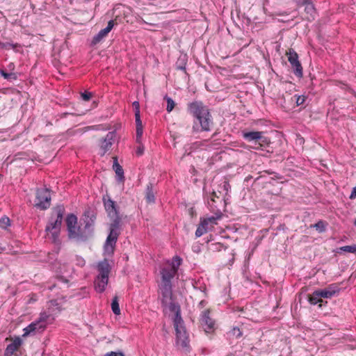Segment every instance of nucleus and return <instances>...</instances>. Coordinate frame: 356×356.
<instances>
[{
	"label": "nucleus",
	"mask_w": 356,
	"mask_h": 356,
	"mask_svg": "<svg viewBox=\"0 0 356 356\" xmlns=\"http://www.w3.org/2000/svg\"><path fill=\"white\" fill-rule=\"evenodd\" d=\"M208 231V224L204 218H200V223L195 231V236L200 237Z\"/></svg>",
	"instance_id": "25"
},
{
	"label": "nucleus",
	"mask_w": 356,
	"mask_h": 356,
	"mask_svg": "<svg viewBox=\"0 0 356 356\" xmlns=\"http://www.w3.org/2000/svg\"><path fill=\"white\" fill-rule=\"evenodd\" d=\"M21 45L18 43H11V42H0V49H13L15 51H17V48L20 47Z\"/></svg>",
	"instance_id": "32"
},
{
	"label": "nucleus",
	"mask_w": 356,
	"mask_h": 356,
	"mask_svg": "<svg viewBox=\"0 0 356 356\" xmlns=\"http://www.w3.org/2000/svg\"><path fill=\"white\" fill-rule=\"evenodd\" d=\"M187 111L193 118V132L210 131L213 125L209 108L202 101H193L187 104Z\"/></svg>",
	"instance_id": "1"
},
{
	"label": "nucleus",
	"mask_w": 356,
	"mask_h": 356,
	"mask_svg": "<svg viewBox=\"0 0 356 356\" xmlns=\"http://www.w3.org/2000/svg\"><path fill=\"white\" fill-rule=\"evenodd\" d=\"M113 159V169L115 171L117 177V181L119 183H123L124 181V170L122 167L119 164L118 157L115 156Z\"/></svg>",
	"instance_id": "16"
},
{
	"label": "nucleus",
	"mask_w": 356,
	"mask_h": 356,
	"mask_svg": "<svg viewBox=\"0 0 356 356\" xmlns=\"http://www.w3.org/2000/svg\"><path fill=\"white\" fill-rule=\"evenodd\" d=\"M145 199L148 203H154L155 202V196L154 193L153 191V187L152 184H149L147 186L145 190Z\"/></svg>",
	"instance_id": "26"
},
{
	"label": "nucleus",
	"mask_w": 356,
	"mask_h": 356,
	"mask_svg": "<svg viewBox=\"0 0 356 356\" xmlns=\"http://www.w3.org/2000/svg\"><path fill=\"white\" fill-rule=\"evenodd\" d=\"M214 197H218H218L217 196V195H216V192H215V191H213V192H212V193H211V200L212 202H215Z\"/></svg>",
	"instance_id": "55"
},
{
	"label": "nucleus",
	"mask_w": 356,
	"mask_h": 356,
	"mask_svg": "<svg viewBox=\"0 0 356 356\" xmlns=\"http://www.w3.org/2000/svg\"><path fill=\"white\" fill-rule=\"evenodd\" d=\"M176 273L177 272L171 268H163L161 270L162 284L172 285L171 280L173 279Z\"/></svg>",
	"instance_id": "14"
},
{
	"label": "nucleus",
	"mask_w": 356,
	"mask_h": 356,
	"mask_svg": "<svg viewBox=\"0 0 356 356\" xmlns=\"http://www.w3.org/2000/svg\"><path fill=\"white\" fill-rule=\"evenodd\" d=\"M204 220H206V222L209 225V222L216 223V218L214 217H210L207 218H204Z\"/></svg>",
	"instance_id": "52"
},
{
	"label": "nucleus",
	"mask_w": 356,
	"mask_h": 356,
	"mask_svg": "<svg viewBox=\"0 0 356 356\" xmlns=\"http://www.w3.org/2000/svg\"><path fill=\"white\" fill-rule=\"evenodd\" d=\"M46 327L47 323L41 318H39L38 320L32 322L27 327L24 328L22 337L35 336L38 334H41L45 330Z\"/></svg>",
	"instance_id": "5"
},
{
	"label": "nucleus",
	"mask_w": 356,
	"mask_h": 356,
	"mask_svg": "<svg viewBox=\"0 0 356 356\" xmlns=\"http://www.w3.org/2000/svg\"><path fill=\"white\" fill-rule=\"evenodd\" d=\"M257 144L259 145L261 149L264 150L265 148L270 147V139L264 136V132L260 136V139L258 140Z\"/></svg>",
	"instance_id": "29"
},
{
	"label": "nucleus",
	"mask_w": 356,
	"mask_h": 356,
	"mask_svg": "<svg viewBox=\"0 0 356 356\" xmlns=\"http://www.w3.org/2000/svg\"><path fill=\"white\" fill-rule=\"evenodd\" d=\"M30 6H31V8L33 9V10L34 13H36L37 10H36V9H35V4H34V3H30Z\"/></svg>",
	"instance_id": "58"
},
{
	"label": "nucleus",
	"mask_w": 356,
	"mask_h": 356,
	"mask_svg": "<svg viewBox=\"0 0 356 356\" xmlns=\"http://www.w3.org/2000/svg\"><path fill=\"white\" fill-rule=\"evenodd\" d=\"M286 55L288 57V61L291 66L293 73L298 78L302 77V67L299 61L298 54L293 49L290 48L286 51Z\"/></svg>",
	"instance_id": "6"
},
{
	"label": "nucleus",
	"mask_w": 356,
	"mask_h": 356,
	"mask_svg": "<svg viewBox=\"0 0 356 356\" xmlns=\"http://www.w3.org/2000/svg\"><path fill=\"white\" fill-rule=\"evenodd\" d=\"M103 202L104 209L108 213V216L111 218H116L117 217H120L118 207L116 204L115 202L113 201L111 197L108 195L103 196Z\"/></svg>",
	"instance_id": "8"
},
{
	"label": "nucleus",
	"mask_w": 356,
	"mask_h": 356,
	"mask_svg": "<svg viewBox=\"0 0 356 356\" xmlns=\"http://www.w3.org/2000/svg\"><path fill=\"white\" fill-rule=\"evenodd\" d=\"M70 114V113H63L62 115H61V117L63 118V117H66L67 115Z\"/></svg>",
	"instance_id": "60"
},
{
	"label": "nucleus",
	"mask_w": 356,
	"mask_h": 356,
	"mask_svg": "<svg viewBox=\"0 0 356 356\" xmlns=\"http://www.w3.org/2000/svg\"><path fill=\"white\" fill-rule=\"evenodd\" d=\"M48 317H49V316H48L47 314H41V316H40V318H41L42 319H43V320H44V322H46V319H47Z\"/></svg>",
	"instance_id": "56"
},
{
	"label": "nucleus",
	"mask_w": 356,
	"mask_h": 356,
	"mask_svg": "<svg viewBox=\"0 0 356 356\" xmlns=\"http://www.w3.org/2000/svg\"><path fill=\"white\" fill-rule=\"evenodd\" d=\"M188 62V56L186 54H181L176 63H175V69L177 70H181L184 72L186 74L188 75V73L186 72V65Z\"/></svg>",
	"instance_id": "22"
},
{
	"label": "nucleus",
	"mask_w": 356,
	"mask_h": 356,
	"mask_svg": "<svg viewBox=\"0 0 356 356\" xmlns=\"http://www.w3.org/2000/svg\"><path fill=\"white\" fill-rule=\"evenodd\" d=\"M204 302H204V300H202V301L200 302V304H199V305H200V306H201L202 307H204Z\"/></svg>",
	"instance_id": "61"
},
{
	"label": "nucleus",
	"mask_w": 356,
	"mask_h": 356,
	"mask_svg": "<svg viewBox=\"0 0 356 356\" xmlns=\"http://www.w3.org/2000/svg\"><path fill=\"white\" fill-rule=\"evenodd\" d=\"M313 227L320 233L324 232L326 230V224L323 220L318 221Z\"/></svg>",
	"instance_id": "35"
},
{
	"label": "nucleus",
	"mask_w": 356,
	"mask_h": 356,
	"mask_svg": "<svg viewBox=\"0 0 356 356\" xmlns=\"http://www.w3.org/2000/svg\"><path fill=\"white\" fill-rule=\"evenodd\" d=\"M181 263H182V259L179 256H175L172 258V261L171 264V266H172L171 268L175 270V271L177 272L178 268L181 264Z\"/></svg>",
	"instance_id": "33"
},
{
	"label": "nucleus",
	"mask_w": 356,
	"mask_h": 356,
	"mask_svg": "<svg viewBox=\"0 0 356 356\" xmlns=\"http://www.w3.org/2000/svg\"><path fill=\"white\" fill-rule=\"evenodd\" d=\"M161 294L163 296V299L161 300L163 305H166L165 299L170 298V299L172 297V285L163 284L161 285Z\"/></svg>",
	"instance_id": "23"
},
{
	"label": "nucleus",
	"mask_w": 356,
	"mask_h": 356,
	"mask_svg": "<svg viewBox=\"0 0 356 356\" xmlns=\"http://www.w3.org/2000/svg\"><path fill=\"white\" fill-rule=\"evenodd\" d=\"M176 332V343L177 345L185 348L188 343V337L184 326V322H175L173 323Z\"/></svg>",
	"instance_id": "7"
},
{
	"label": "nucleus",
	"mask_w": 356,
	"mask_h": 356,
	"mask_svg": "<svg viewBox=\"0 0 356 356\" xmlns=\"http://www.w3.org/2000/svg\"><path fill=\"white\" fill-rule=\"evenodd\" d=\"M341 289L337 284H332L324 289H317V294L321 299H330L336 295L339 294Z\"/></svg>",
	"instance_id": "10"
},
{
	"label": "nucleus",
	"mask_w": 356,
	"mask_h": 356,
	"mask_svg": "<svg viewBox=\"0 0 356 356\" xmlns=\"http://www.w3.org/2000/svg\"><path fill=\"white\" fill-rule=\"evenodd\" d=\"M84 222L85 223L88 222L92 227L95 226V222L96 220V213L94 211L90 210V209L85 211L84 212Z\"/></svg>",
	"instance_id": "24"
},
{
	"label": "nucleus",
	"mask_w": 356,
	"mask_h": 356,
	"mask_svg": "<svg viewBox=\"0 0 356 356\" xmlns=\"http://www.w3.org/2000/svg\"><path fill=\"white\" fill-rule=\"evenodd\" d=\"M65 212V209L63 204H58L54 207V213L56 215V219L54 222L47 223L45 227L46 232L54 230H60Z\"/></svg>",
	"instance_id": "4"
},
{
	"label": "nucleus",
	"mask_w": 356,
	"mask_h": 356,
	"mask_svg": "<svg viewBox=\"0 0 356 356\" xmlns=\"http://www.w3.org/2000/svg\"><path fill=\"white\" fill-rule=\"evenodd\" d=\"M115 25V22L113 20H110L108 22V24L106 26V27L105 28L108 32H110L112 29L113 28Z\"/></svg>",
	"instance_id": "50"
},
{
	"label": "nucleus",
	"mask_w": 356,
	"mask_h": 356,
	"mask_svg": "<svg viewBox=\"0 0 356 356\" xmlns=\"http://www.w3.org/2000/svg\"><path fill=\"white\" fill-rule=\"evenodd\" d=\"M60 232V230H54L50 232L51 233V236L54 241H56L58 238Z\"/></svg>",
	"instance_id": "48"
},
{
	"label": "nucleus",
	"mask_w": 356,
	"mask_h": 356,
	"mask_svg": "<svg viewBox=\"0 0 356 356\" xmlns=\"http://www.w3.org/2000/svg\"><path fill=\"white\" fill-rule=\"evenodd\" d=\"M104 356H125V355L122 351L118 350L116 352H114V351L108 352V353H106L105 355H104Z\"/></svg>",
	"instance_id": "46"
},
{
	"label": "nucleus",
	"mask_w": 356,
	"mask_h": 356,
	"mask_svg": "<svg viewBox=\"0 0 356 356\" xmlns=\"http://www.w3.org/2000/svg\"><path fill=\"white\" fill-rule=\"evenodd\" d=\"M77 224V217L74 213H69L66 218V225L68 232V237L70 238L74 234V232L77 228L76 225Z\"/></svg>",
	"instance_id": "13"
},
{
	"label": "nucleus",
	"mask_w": 356,
	"mask_h": 356,
	"mask_svg": "<svg viewBox=\"0 0 356 356\" xmlns=\"http://www.w3.org/2000/svg\"><path fill=\"white\" fill-rule=\"evenodd\" d=\"M269 174H274L275 175V177L276 179H281L282 177L280 175H279L277 173H275V172H269Z\"/></svg>",
	"instance_id": "59"
},
{
	"label": "nucleus",
	"mask_w": 356,
	"mask_h": 356,
	"mask_svg": "<svg viewBox=\"0 0 356 356\" xmlns=\"http://www.w3.org/2000/svg\"><path fill=\"white\" fill-rule=\"evenodd\" d=\"M10 225V218L6 216H3L0 218V227L3 229H6Z\"/></svg>",
	"instance_id": "36"
},
{
	"label": "nucleus",
	"mask_w": 356,
	"mask_h": 356,
	"mask_svg": "<svg viewBox=\"0 0 356 356\" xmlns=\"http://www.w3.org/2000/svg\"><path fill=\"white\" fill-rule=\"evenodd\" d=\"M101 142L102 145L100 149L102 151V152L101 153V156H104L106 153V152L108 151V149L111 148L113 143L108 141H104V140L102 139H101Z\"/></svg>",
	"instance_id": "34"
},
{
	"label": "nucleus",
	"mask_w": 356,
	"mask_h": 356,
	"mask_svg": "<svg viewBox=\"0 0 356 356\" xmlns=\"http://www.w3.org/2000/svg\"><path fill=\"white\" fill-rule=\"evenodd\" d=\"M354 225L356 226V220L354 221Z\"/></svg>",
	"instance_id": "64"
},
{
	"label": "nucleus",
	"mask_w": 356,
	"mask_h": 356,
	"mask_svg": "<svg viewBox=\"0 0 356 356\" xmlns=\"http://www.w3.org/2000/svg\"><path fill=\"white\" fill-rule=\"evenodd\" d=\"M51 205L50 190L47 188H38L36 191L35 207L40 210H46Z\"/></svg>",
	"instance_id": "2"
},
{
	"label": "nucleus",
	"mask_w": 356,
	"mask_h": 356,
	"mask_svg": "<svg viewBox=\"0 0 356 356\" xmlns=\"http://www.w3.org/2000/svg\"><path fill=\"white\" fill-rule=\"evenodd\" d=\"M200 323L206 332L210 333L214 330L215 321L210 317L209 309L202 312Z\"/></svg>",
	"instance_id": "9"
},
{
	"label": "nucleus",
	"mask_w": 356,
	"mask_h": 356,
	"mask_svg": "<svg viewBox=\"0 0 356 356\" xmlns=\"http://www.w3.org/2000/svg\"><path fill=\"white\" fill-rule=\"evenodd\" d=\"M93 236L94 227H92L88 222H86L83 227H77L74 234L70 239H74L78 243L86 242L92 238Z\"/></svg>",
	"instance_id": "3"
},
{
	"label": "nucleus",
	"mask_w": 356,
	"mask_h": 356,
	"mask_svg": "<svg viewBox=\"0 0 356 356\" xmlns=\"http://www.w3.org/2000/svg\"><path fill=\"white\" fill-rule=\"evenodd\" d=\"M356 197V186L353 188V191L350 195V199H354Z\"/></svg>",
	"instance_id": "54"
},
{
	"label": "nucleus",
	"mask_w": 356,
	"mask_h": 356,
	"mask_svg": "<svg viewBox=\"0 0 356 356\" xmlns=\"http://www.w3.org/2000/svg\"><path fill=\"white\" fill-rule=\"evenodd\" d=\"M262 131H243V138L248 142H254L257 144Z\"/></svg>",
	"instance_id": "20"
},
{
	"label": "nucleus",
	"mask_w": 356,
	"mask_h": 356,
	"mask_svg": "<svg viewBox=\"0 0 356 356\" xmlns=\"http://www.w3.org/2000/svg\"><path fill=\"white\" fill-rule=\"evenodd\" d=\"M56 219V215L55 213H54V209H52V212H51V216L49 219V222H54V221Z\"/></svg>",
	"instance_id": "53"
},
{
	"label": "nucleus",
	"mask_w": 356,
	"mask_h": 356,
	"mask_svg": "<svg viewBox=\"0 0 356 356\" xmlns=\"http://www.w3.org/2000/svg\"><path fill=\"white\" fill-rule=\"evenodd\" d=\"M136 143H140L142 135L143 133V126L141 120H136Z\"/></svg>",
	"instance_id": "30"
},
{
	"label": "nucleus",
	"mask_w": 356,
	"mask_h": 356,
	"mask_svg": "<svg viewBox=\"0 0 356 356\" xmlns=\"http://www.w3.org/2000/svg\"><path fill=\"white\" fill-rule=\"evenodd\" d=\"M38 10H46V3H42L41 7L39 8Z\"/></svg>",
	"instance_id": "57"
},
{
	"label": "nucleus",
	"mask_w": 356,
	"mask_h": 356,
	"mask_svg": "<svg viewBox=\"0 0 356 356\" xmlns=\"http://www.w3.org/2000/svg\"><path fill=\"white\" fill-rule=\"evenodd\" d=\"M294 97L296 98V103L297 106L302 105L307 99V97L305 95H295Z\"/></svg>",
	"instance_id": "42"
},
{
	"label": "nucleus",
	"mask_w": 356,
	"mask_h": 356,
	"mask_svg": "<svg viewBox=\"0 0 356 356\" xmlns=\"http://www.w3.org/2000/svg\"><path fill=\"white\" fill-rule=\"evenodd\" d=\"M108 282V277L97 276L95 282V289L98 293H103L105 291L106 286Z\"/></svg>",
	"instance_id": "17"
},
{
	"label": "nucleus",
	"mask_w": 356,
	"mask_h": 356,
	"mask_svg": "<svg viewBox=\"0 0 356 356\" xmlns=\"http://www.w3.org/2000/svg\"><path fill=\"white\" fill-rule=\"evenodd\" d=\"M165 99H166V102H167L166 110L168 112L170 113L173 110V108L175 106V103L172 98H170L168 96H165Z\"/></svg>",
	"instance_id": "40"
},
{
	"label": "nucleus",
	"mask_w": 356,
	"mask_h": 356,
	"mask_svg": "<svg viewBox=\"0 0 356 356\" xmlns=\"http://www.w3.org/2000/svg\"><path fill=\"white\" fill-rule=\"evenodd\" d=\"M143 152H144V147L143 145L139 146L137 148L136 154L138 155V156H140V155H142L143 154Z\"/></svg>",
	"instance_id": "51"
},
{
	"label": "nucleus",
	"mask_w": 356,
	"mask_h": 356,
	"mask_svg": "<svg viewBox=\"0 0 356 356\" xmlns=\"http://www.w3.org/2000/svg\"><path fill=\"white\" fill-rule=\"evenodd\" d=\"M222 188L226 191V194H227V192L229 191V190H230V188H231V186H230L229 181H225L222 184Z\"/></svg>",
	"instance_id": "49"
},
{
	"label": "nucleus",
	"mask_w": 356,
	"mask_h": 356,
	"mask_svg": "<svg viewBox=\"0 0 356 356\" xmlns=\"http://www.w3.org/2000/svg\"><path fill=\"white\" fill-rule=\"evenodd\" d=\"M0 74L10 82L17 79V74L15 72H8L6 70L0 68Z\"/></svg>",
	"instance_id": "28"
},
{
	"label": "nucleus",
	"mask_w": 356,
	"mask_h": 356,
	"mask_svg": "<svg viewBox=\"0 0 356 356\" xmlns=\"http://www.w3.org/2000/svg\"><path fill=\"white\" fill-rule=\"evenodd\" d=\"M99 274L97 276L109 277V274L111 270V266L108 263V259L104 258V260L99 261L97 266Z\"/></svg>",
	"instance_id": "12"
},
{
	"label": "nucleus",
	"mask_w": 356,
	"mask_h": 356,
	"mask_svg": "<svg viewBox=\"0 0 356 356\" xmlns=\"http://www.w3.org/2000/svg\"><path fill=\"white\" fill-rule=\"evenodd\" d=\"M216 135H217V134H216V133L213 134L212 135L211 138H215V136H216Z\"/></svg>",
	"instance_id": "63"
},
{
	"label": "nucleus",
	"mask_w": 356,
	"mask_h": 356,
	"mask_svg": "<svg viewBox=\"0 0 356 356\" xmlns=\"http://www.w3.org/2000/svg\"><path fill=\"white\" fill-rule=\"evenodd\" d=\"M169 309L170 312L175 313V316L173 318V323L175 322H177V323L181 322L182 321H184L181 316V307H180V305H179V303L175 302H171L169 304Z\"/></svg>",
	"instance_id": "18"
},
{
	"label": "nucleus",
	"mask_w": 356,
	"mask_h": 356,
	"mask_svg": "<svg viewBox=\"0 0 356 356\" xmlns=\"http://www.w3.org/2000/svg\"><path fill=\"white\" fill-rule=\"evenodd\" d=\"M141 23H145V24H147V22L143 19H141V20L140 21Z\"/></svg>",
	"instance_id": "62"
},
{
	"label": "nucleus",
	"mask_w": 356,
	"mask_h": 356,
	"mask_svg": "<svg viewBox=\"0 0 356 356\" xmlns=\"http://www.w3.org/2000/svg\"><path fill=\"white\" fill-rule=\"evenodd\" d=\"M317 293L316 290H315L312 294L307 295V300L312 305L318 304V307H322L323 305L327 304V301H324L323 299L320 298Z\"/></svg>",
	"instance_id": "19"
},
{
	"label": "nucleus",
	"mask_w": 356,
	"mask_h": 356,
	"mask_svg": "<svg viewBox=\"0 0 356 356\" xmlns=\"http://www.w3.org/2000/svg\"><path fill=\"white\" fill-rule=\"evenodd\" d=\"M117 241H118V238H116L113 236H111L110 235H108L105 243L108 244V245H111L115 246Z\"/></svg>",
	"instance_id": "44"
},
{
	"label": "nucleus",
	"mask_w": 356,
	"mask_h": 356,
	"mask_svg": "<svg viewBox=\"0 0 356 356\" xmlns=\"http://www.w3.org/2000/svg\"><path fill=\"white\" fill-rule=\"evenodd\" d=\"M132 106L134 110L135 120H141L139 102L138 101H135L133 102Z\"/></svg>",
	"instance_id": "38"
},
{
	"label": "nucleus",
	"mask_w": 356,
	"mask_h": 356,
	"mask_svg": "<svg viewBox=\"0 0 356 356\" xmlns=\"http://www.w3.org/2000/svg\"><path fill=\"white\" fill-rule=\"evenodd\" d=\"M92 96V94L88 91H84L83 92L81 93V97L83 100L88 102L89 101Z\"/></svg>",
	"instance_id": "45"
},
{
	"label": "nucleus",
	"mask_w": 356,
	"mask_h": 356,
	"mask_svg": "<svg viewBox=\"0 0 356 356\" xmlns=\"http://www.w3.org/2000/svg\"><path fill=\"white\" fill-rule=\"evenodd\" d=\"M188 213L189 214V216L191 217V218H195L197 216V213H196V211L194 207H190L188 209Z\"/></svg>",
	"instance_id": "47"
},
{
	"label": "nucleus",
	"mask_w": 356,
	"mask_h": 356,
	"mask_svg": "<svg viewBox=\"0 0 356 356\" xmlns=\"http://www.w3.org/2000/svg\"><path fill=\"white\" fill-rule=\"evenodd\" d=\"M230 334H232V336H234L236 339H238L240 338L241 336H242V332L241 331V330L237 327H234L231 331H230Z\"/></svg>",
	"instance_id": "43"
},
{
	"label": "nucleus",
	"mask_w": 356,
	"mask_h": 356,
	"mask_svg": "<svg viewBox=\"0 0 356 356\" xmlns=\"http://www.w3.org/2000/svg\"><path fill=\"white\" fill-rule=\"evenodd\" d=\"M22 343L23 341L19 337H15L13 341L7 346L4 351V355L13 356L19 350Z\"/></svg>",
	"instance_id": "11"
},
{
	"label": "nucleus",
	"mask_w": 356,
	"mask_h": 356,
	"mask_svg": "<svg viewBox=\"0 0 356 356\" xmlns=\"http://www.w3.org/2000/svg\"><path fill=\"white\" fill-rule=\"evenodd\" d=\"M111 309L114 314H120V309L119 305V298L118 296H115L111 302Z\"/></svg>",
	"instance_id": "31"
},
{
	"label": "nucleus",
	"mask_w": 356,
	"mask_h": 356,
	"mask_svg": "<svg viewBox=\"0 0 356 356\" xmlns=\"http://www.w3.org/2000/svg\"><path fill=\"white\" fill-rule=\"evenodd\" d=\"M339 250L342 252L356 253V245L342 246Z\"/></svg>",
	"instance_id": "39"
},
{
	"label": "nucleus",
	"mask_w": 356,
	"mask_h": 356,
	"mask_svg": "<svg viewBox=\"0 0 356 356\" xmlns=\"http://www.w3.org/2000/svg\"><path fill=\"white\" fill-rule=\"evenodd\" d=\"M108 31L104 28L99 31L97 34H96L92 40V44H97L100 42L104 38H105L108 34Z\"/></svg>",
	"instance_id": "27"
},
{
	"label": "nucleus",
	"mask_w": 356,
	"mask_h": 356,
	"mask_svg": "<svg viewBox=\"0 0 356 356\" xmlns=\"http://www.w3.org/2000/svg\"><path fill=\"white\" fill-rule=\"evenodd\" d=\"M295 2L298 6H305V12L311 16L316 13V8L312 0H305L304 2L296 1Z\"/></svg>",
	"instance_id": "21"
},
{
	"label": "nucleus",
	"mask_w": 356,
	"mask_h": 356,
	"mask_svg": "<svg viewBox=\"0 0 356 356\" xmlns=\"http://www.w3.org/2000/svg\"><path fill=\"white\" fill-rule=\"evenodd\" d=\"M115 134H116V131L115 130L114 131H109L105 138H102V140H104V141H108V142H111V143H113V140H114V138L115 136Z\"/></svg>",
	"instance_id": "41"
},
{
	"label": "nucleus",
	"mask_w": 356,
	"mask_h": 356,
	"mask_svg": "<svg viewBox=\"0 0 356 356\" xmlns=\"http://www.w3.org/2000/svg\"><path fill=\"white\" fill-rule=\"evenodd\" d=\"M115 247V246L104 243V254L108 255V256H112L114 253Z\"/></svg>",
	"instance_id": "37"
},
{
	"label": "nucleus",
	"mask_w": 356,
	"mask_h": 356,
	"mask_svg": "<svg viewBox=\"0 0 356 356\" xmlns=\"http://www.w3.org/2000/svg\"><path fill=\"white\" fill-rule=\"evenodd\" d=\"M122 220L121 217H117L114 218L109 226L108 235L113 236L116 238H118L120 234V222Z\"/></svg>",
	"instance_id": "15"
}]
</instances>
